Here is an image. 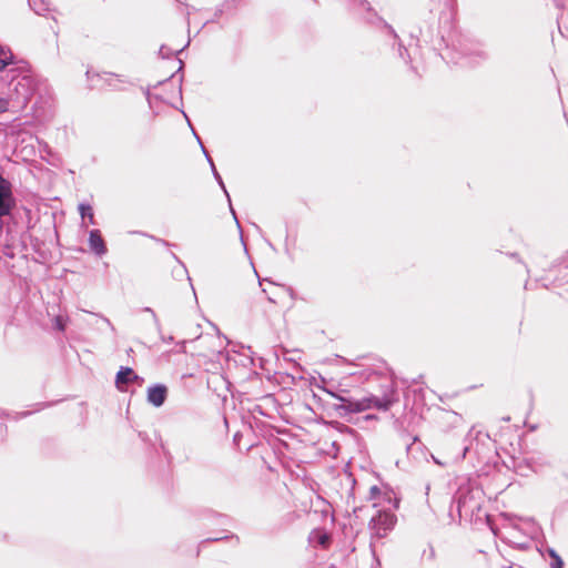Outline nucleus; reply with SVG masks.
Instances as JSON below:
<instances>
[{"instance_id": "nucleus-5", "label": "nucleus", "mask_w": 568, "mask_h": 568, "mask_svg": "<svg viewBox=\"0 0 568 568\" xmlns=\"http://www.w3.org/2000/svg\"><path fill=\"white\" fill-rule=\"evenodd\" d=\"M166 395L168 388L162 384H156L148 388V402L155 407H160L164 404Z\"/></svg>"}, {"instance_id": "nucleus-20", "label": "nucleus", "mask_w": 568, "mask_h": 568, "mask_svg": "<svg viewBox=\"0 0 568 568\" xmlns=\"http://www.w3.org/2000/svg\"><path fill=\"white\" fill-rule=\"evenodd\" d=\"M145 311H146V312H150V313L152 314V317H153L154 324L156 325V327H158V328H160V327H161V325H160L159 318H158L156 314L153 312V310H151V308L146 307V308H145Z\"/></svg>"}, {"instance_id": "nucleus-22", "label": "nucleus", "mask_w": 568, "mask_h": 568, "mask_svg": "<svg viewBox=\"0 0 568 568\" xmlns=\"http://www.w3.org/2000/svg\"><path fill=\"white\" fill-rule=\"evenodd\" d=\"M103 321L111 327V329H114V327L112 326L111 322L108 318L103 317Z\"/></svg>"}, {"instance_id": "nucleus-13", "label": "nucleus", "mask_w": 568, "mask_h": 568, "mask_svg": "<svg viewBox=\"0 0 568 568\" xmlns=\"http://www.w3.org/2000/svg\"><path fill=\"white\" fill-rule=\"evenodd\" d=\"M197 140H200V139L197 138ZM199 142H201V141H199ZM200 144H201V148H202V150H203V152H204V154H205V156H206V159H207V161H209V163H210V165L212 168L213 175H214L215 180L217 181V183L220 184V186L223 189L224 193L226 194L227 199L230 200V195H229V193H227V191L225 189L223 180H222L221 175L219 174V172L216 171L215 165H214L212 159L210 158V155L205 151L203 144L202 143H200Z\"/></svg>"}, {"instance_id": "nucleus-8", "label": "nucleus", "mask_w": 568, "mask_h": 568, "mask_svg": "<svg viewBox=\"0 0 568 568\" xmlns=\"http://www.w3.org/2000/svg\"><path fill=\"white\" fill-rule=\"evenodd\" d=\"M467 439L470 440V443L468 445H466L463 449V453L462 455L457 458V460H462L466 457L467 453H469L471 449H473V440H476L477 443L478 442H481L484 444V442L486 440H490L489 438V435L488 434H485V433H481L479 430H476L475 427H473L468 435H467Z\"/></svg>"}, {"instance_id": "nucleus-23", "label": "nucleus", "mask_w": 568, "mask_h": 568, "mask_svg": "<svg viewBox=\"0 0 568 568\" xmlns=\"http://www.w3.org/2000/svg\"><path fill=\"white\" fill-rule=\"evenodd\" d=\"M432 457H433V459H434V462H435L436 464H438V465H444L442 462H439V460H438V458H435L434 456H432Z\"/></svg>"}, {"instance_id": "nucleus-9", "label": "nucleus", "mask_w": 568, "mask_h": 568, "mask_svg": "<svg viewBox=\"0 0 568 568\" xmlns=\"http://www.w3.org/2000/svg\"><path fill=\"white\" fill-rule=\"evenodd\" d=\"M473 494H465L463 490H459L456 497L458 510L474 511V509L478 508L477 504H473Z\"/></svg>"}, {"instance_id": "nucleus-1", "label": "nucleus", "mask_w": 568, "mask_h": 568, "mask_svg": "<svg viewBox=\"0 0 568 568\" xmlns=\"http://www.w3.org/2000/svg\"><path fill=\"white\" fill-rule=\"evenodd\" d=\"M325 392L339 402V404L335 406V409L339 413L341 416L362 413L372 408L387 410L394 403L393 390L385 393L382 397L371 395L361 399L346 398L331 389H325Z\"/></svg>"}, {"instance_id": "nucleus-10", "label": "nucleus", "mask_w": 568, "mask_h": 568, "mask_svg": "<svg viewBox=\"0 0 568 568\" xmlns=\"http://www.w3.org/2000/svg\"><path fill=\"white\" fill-rule=\"evenodd\" d=\"M78 211L82 219L81 227L87 229L89 224H91V225L95 224L93 209L90 204L80 203L78 205Z\"/></svg>"}, {"instance_id": "nucleus-18", "label": "nucleus", "mask_w": 568, "mask_h": 568, "mask_svg": "<svg viewBox=\"0 0 568 568\" xmlns=\"http://www.w3.org/2000/svg\"><path fill=\"white\" fill-rule=\"evenodd\" d=\"M9 110V101L7 99L0 98V114L7 112Z\"/></svg>"}, {"instance_id": "nucleus-21", "label": "nucleus", "mask_w": 568, "mask_h": 568, "mask_svg": "<svg viewBox=\"0 0 568 568\" xmlns=\"http://www.w3.org/2000/svg\"><path fill=\"white\" fill-rule=\"evenodd\" d=\"M384 27L389 31V33H392L395 38L397 37L396 33L394 32V30L392 29L390 26H388L387 23H384Z\"/></svg>"}, {"instance_id": "nucleus-19", "label": "nucleus", "mask_w": 568, "mask_h": 568, "mask_svg": "<svg viewBox=\"0 0 568 568\" xmlns=\"http://www.w3.org/2000/svg\"><path fill=\"white\" fill-rule=\"evenodd\" d=\"M562 560L559 556L554 555V561L551 564L552 568H562Z\"/></svg>"}, {"instance_id": "nucleus-14", "label": "nucleus", "mask_w": 568, "mask_h": 568, "mask_svg": "<svg viewBox=\"0 0 568 568\" xmlns=\"http://www.w3.org/2000/svg\"><path fill=\"white\" fill-rule=\"evenodd\" d=\"M69 321V317L65 315H57L53 318V327L60 332H64L67 327V323Z\"/></svg>"}, {"instance_id": "nucleus-16", "label": "nucleus", "mask_w": 568, "mask_h": 568, "mask_svg": "<svg viewBox=\"0 0 568 568\" xmlns=\"http://www.w3.org/2000/svg\"><path fill=\"white\" fill-rule=\"evenodd\" d=\"M11 57V54H8L4 49L0 47V71L10 64Z\"/></svg>"}, {"instance_id": "nucleus-6", "label": "nucleus", "mask_w": 568, "mask_h": 568, "mask_svg": "<svg viewBox=\"0 0 568 568\" xmlns=\"http://www.w3.org/2000/svg\"><path fill=\"white\" fill-rule=\"evenodd\" d=\"M141 381V378L130 367H121L116 374L115 385L119 390H124V386L132 382Z\"/></svg>"}, {"instance_id": "nucleus-11", "label": "nucleus", "mask_w": 568, "mask_h": 568, "mask_svg": "<svg viewBox=\"0 0 568 568\" xmlns=\"http://www.w3.org/2000/svg\"><path fill=\"white\" fill-rule=\"evenodd\" d=\"M382 498H387L389 500V496L387 493L383 491L378 486L374 485L369 488L367 499L373 501V506L377 507L381 504Z\"/></svg>"}, {"instance_id": "nucleus-3", "label": "nucleus", "mask_w": 568, "mask_h": 568, "mask_svg": "<svg viewBox=\"0 0 568 568\" xmlns=\"http://www.w3.org/2000/svg\"><path fill=\"white\" fill-rule=\"evenodd\" d=\"M396 524V516L389 511H378L376 516L372 517L368 528L372 538H384L394 528Z\"/></svg>"}, {"instance_id": "nucleus-4", "label": "nucleus", "mask_w": 568, "mask_h": 568, "mask_svg": "<svg viewBox=\"0 0 568 568\" xmlns=\"http://www.w3.org/2000/svg\"><path fill=\"white\" fill-rule=\"evenodd\" d=\"M14 207L12 185L0 174V219L10 215Z\"/></svg>"}, {"instance_id": "nucleus-2", "label": "nucleus", "mask_w": 568, "mask_h": 568, "mask_svg": "<svg viewBox=\"0 0 568 568\" xmlns=\"http://www.w3.org/2000/svg\"><path fill=\"white\" fill-rule=\"evenodd\" d=\"M7 79L11 99H14L18 104L24 105L32 97L36 88L32 74L29 71L11 69Z\"/></svg>"}, {"instance_id": "nucleus-7", "label": "nucleus", "mask_w": 568, "mask_h": 568, "mask_svg": "<svg viewBox=\"0 0 568 568\" xmlns=\"http://www.w3.org/2000/svg\"><path fill=\"white\" fill-rule=\"evenodd\" d=\"M89 246L98 256L106 253V246L99 230H91L89 232Z\"/></svg>"}, {"instance_id": "nucleus-17", "label": "nucleus", "mask_w": 568, "mask_h": 568, "mask_svg": "<svg viewBox=\"0 0 568 568\" xmlns=\"http://www.w3.org/2000/svg\"><path fill=\"white\" fill-rule=\"evenodd\" d=\"M160 54L162 58H170L173 54V51L166 48L165 45H162L160 48Z\"/></svg>"}, {"instance_id": "nucleus-12", "label": "nucleus", "mask_w": 568, "mask_h": 568, "mask_svg": "<svg viewBox=\"0 0 568 568\" xmlns=\"http://www.w3.org/2000/svg\"><path fill=\"white\" fill-rule=\"evenodd\" d=\"M310 539L312 542L326 547L329 541V536L323 530H314L311 534Z\"/></svg>"}, {"instance_id": "nucleus-15", "label": "nucleus", "mask_w": 568, "mask_h": 568, "mask_svg": "<svg viewBox=\"0 0 568 568\" xmlns=\"http://www.w3.org/2000/svg\"><path fill=\"white\" fill-rule=\"evenodd\" d=\"M29 3L31 6V8L33 9V11L39 14V16H42L48 10H49V7L45 2L41 1L39 4L36 2V0H29Z\"/></svg>"}]
</instances>
